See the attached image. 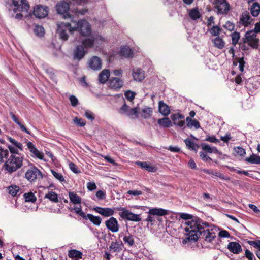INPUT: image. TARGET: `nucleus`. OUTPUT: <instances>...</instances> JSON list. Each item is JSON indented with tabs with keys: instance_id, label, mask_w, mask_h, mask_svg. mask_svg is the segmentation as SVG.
<instances>
[{
	"instance_id": "nucleus-1",
	"label": "nucleus",
	"mask_w": 260,
	"mask_h": 260,
	"mask_svg": "<svg viewBox=\"0 0 260 260\" xmlns=\"http://www.w3.org/2000/svg\"><path fill=\"white\" fill-rule=\"evenodd\" d=\"M179 217L186 220L191 219L185 222L187 226L184 228V230L187 233L186 237L183 240V243H187L188 242H195L199 238L211 243L215 238L216 234L214 232H211L209 229H205L209 226L208 222L203 221L197 216L186 213H180Z\"/></svg>"
},
{
	"instance_id": "nucleus-2",
	"label": "nucleus",
	"mask_w": 260,
	"mask_h": 260,
	"mask_svg": "<svg viewBox=\"0 0 260 260\" xmlns=\"http://www.w3.org/2000/svg\"><path fill=\"white\" fill-rule=\"evenodd\" d=\"M23 158L16 156L15 154H11L6 161L4 168L9 173H11L16 171L22 166Z\"/></svg>"
},
{
	"instance_id": "nucleus-3",
	"label": "nucleus",
	"mask_w": 260,
	"mask_h": 260,
	"mask_svg": "<svg viewBox=\"0 0 260 260\" xmlns=\"http://www.w3.org/2000/svg\"><path fill=\"white\" fill-rule=\"evenodd\" d=\"M74 31L78 30L83 36H87L91 33V27L88 22L85 20H80L77 22L73 21Z\"/></svg>"
},
{
	"instance_id": "nucleus-4",
	"label": "nucleus",
	"mask_w": 260,
	"mask_h": 260,
	"mask_svg": "<svg viewBox=\"0 0 260 260\" xmlns=\"http://www.w3.org/2000/svg\"><path fill=\"white\" fill-rule=\"evenodd\" d=\"M67 31L71 34L74 31L73 26L70 23L60 22L57 24V33L58 34L59 38L62 41L68 40L69 35Z\"/></svg>"
},
{
	"instance_id": "nucleus-5",
	"label": "nucleus",
	"mask_w": 260,
	"mask_h": 260,
	"mask_svg": "<svg viewBox=\"0 0 260 260\" xmlns=\"http://www.w3.org/2000/svg\"><path fill=\"white\" fill-rule=\"evenodd\" d=\"M119 112L122 114H125L132 119L138 118L140 112V108L138 107L131 108L125 103L121 107Z\"/></svg>"
},
{
	"instance_id": "nucleus-6",
	"label": "nucleus",
	"mask_w": 260,
	"mask_h": 260,
	"mask_svg": "<svg viewBox=\"0 0 260 260\" xmlns=\"http://www.w3.org/2000/svg\"><path fill=\"white\" fill-rule=\"evenodd\" d=\"M70 4L64 1L59 2L56 5V10L58 14L61 15L64 19L70 18L71 15L69 11L70 9Z\"/></svg>"
},
{
	"instance_id": "nucleus-7",
	"label": "nucleus",
	"mask_w": 260,
	"mask_h": 260,
	"mask_svg": "<svg viewBox=\"0 0 260 260\" xmlns=\"http://www.w3.org/2000/svg\"><path fill=\"white\" fill-rule=\"evenodd\" d=\"M121 210L122 211L120 213V217L124 219L129 221L139 222L141 221V217L140 214H134L124 208H120L118 210Z\"/></svg>"
},
{
	"instance_id": "nucleus-8",
	"label": "nucleus",
	"mask_w": 260,
	"mask_h": 260,
	"mask_svg": "<svg viewBox=\"0 0 260 260\" xmlns=\"http://www.w3.org/2000/svg\"><path fill=\"white\" fill-rule=\"evenodd\" d=\"M215 4L218 14H227L230 6L226 0H215Z\"/></svg>"
},
{
	"instance_id": "nucleus-9",
	"label": "nucleus",
	"mask_w": 260,
	"mask_h": 260,
	"mask_svg": "<svg viewBox=\"0 0 260 260\" xmlns=\"http://www.w3.org/2000/svg\"><path fill=\"white\" fill-rule=\"evenodd\" d=\"M25 178L30 182L36 180L38 178H42L43 175L40 171L36 167H33L27 171Z\"/></svg>"
},
{
	"instance_id": "nucleus-10",
	"label": "nucleus",
	"mask_w": 260,
	"mask_h": 260,
	"mask_svg": "<svg viewBox=\"0 0 260 260\" xmlns=\"http://www.w3.org/2000/svg\"><path fill=\"white\" fill-rule=\"evenodd\" d=\"M33 14L37 18L40 19L45 18L48 16V7L47 6L37 5L34 7Z\"/></svg>"
},
{
	"instance_id": "nucleus-11",
	"label": "nucleus",
	"mask_w": 260,
	"mask_h": 260,
	"mask_svg": "<svg viewBox=\"0 0 260 260\" xmlns=\"http://www.w3.org/2000/svg\"><path fill=\"white\" fill-rule=\"evenodd\" d=\"M106 228L113 233L119 231V224L117 220L114 217H110L105 221Z\"/></svg>"
},
{
	"instance_id": "nucleus-12",
	"label": "nucleus",
	"mask_w": 260,
	"mask_h": 260,
	"mask_svg": "<svg viewBox=\"0 0 260 260\" xmlns=\"http://www.w3.org/2000/svg\"><path fill=\"white\" fill-rule=\"evenodd\" d=\"M102 60L98 56H92L88 61V66L94 71L100 70L102 68Z\"/></svg>"
},
{
	"instance_id": "nucleus-13",
	"label": "nucleus",
	"mask_w": 260,
	"mask_h": 260,
	"mask_svg": "<svg viewBox=\"0 0 260 260\" xmlns=\"http://www.w3.org/2000/svg\"><path fill=\"white\" fill-rule=\"evenodd\" d=\"M86 53L83 45H77L73 52V58L78 61L82 59Z\"/></svg>"
},
{
	"instance_id": "nucleus-14",
	"label": "nucleus",
	"mask_w": 260,
	"mask_h": 260,
	"mask_svg": "<svg viewBox=\"0 0 260 260\" xmlns=\"http://www.w3.org/2000/svg\"><path fill=\"white\" fill-rule=\"evenodd\" d=\"M93 210L104 217H109L113 215L114 213V210L110 208H103L96 206L94 207Z\"/></svg>"
},
{
	"instance_id": "nucleus-15",
	"label": "nucleus",
	"mask_w": 260,
	"mask_h": 260,
	"mask_svg": "<svg viewBox=\"0 0 260 260\" xmlns=\"http://www.w3.org/2000/svg\"><path fill=\"white\" fill-rule=\"evenodd\" d=\"M27 146L30 152L32 153V156L37 157L41 160L43 159L44 156L43 153L38 150L32 142H28Z\"/></svg>"
},
{
	"instance_id": "nucleus-16",
	"label": "nucleus",
	"mask_w": 260,
	"mask_h": 260,
	"mask_svg": "<svg viewBox=\"0 0 260 260\" xmlns=\"http://www.w3.org/2000/svg\"><path fill=\"white\" fill-rule=\"evenodd\" d=\"M227 248L231 252L235 254H238L242 251L241 245L237 242H229Z\"/></svg>"
},
{
	"instance_id": "nucleus-17",
	"label": "nucleus",
	"mask_w": 260,
	"mask_h": 260,
	"mask_svg": "<svg viewBox=\"0 0 260 260\" xmlns=\"http://www.w3.org/2000/svg\"><path fill=\"white\" fill-rule=\"evenodd\" d=\"M109 84L111 88L117 90L122 87L123 82L119 78L111 77L109 80Z\"/></svg>"
},
{
	"instance_id": "nucleus-18",
	"label": "nucleus",
	"mask_w": 260,
	"mask_h": 260,
	"mask_svg": "<svg viewBox=\"0 0 260 260\" xmlns=\"http://www.w3.org/2000/svg\"><path fill=\"white\" fill-rule=\"evenodd\" d=\"M118 53L120 56L125 58H133L134 57L133 50L127 46L122 47Z\"/></svg>"
},
{
	"instance_id": "nucleus-19",
	"label": "nucleus",
	"mask_w": 260,
	"mask_h": 260,
	"mask_svg": "<svg viewBox=\"0 0 260 260\" xmlns=\"http://www.w3.org/2000/svg\"><path fill=\"white\" fill-rule=\"evenodd\" d=\"M250 19L253 20V19L251 18L249 12L246 11L241 14L239 22L243 26H247L251 23L250 21H249Z\"/></svg>"
},
{
	"instance_id": "nucleus-20",
	"label": "nucleus",
	"mask_w": 260,
	"mask_h": 260,
	"mask_svg": "<svg viewBox=\"0 0 260 260\" xmlns=\"http://www.w3.org/2000/svg\"><path fill=\"white\" fill-rule=\"evenodd\" d=\"M159 112L164 116H167L170 113V109L168 105L162 101H160L158 103Z\"/></svg>"
},
{
	"instance_id": "nucleus-21",
	"label": "nucleus",
	"mask_w": 260,
	"mask_h": 260,
	"mask_svg": "<svg viewBox=\"0 0 260 260\" xmlns=\"http://www.w3.org/2000/svg\"><path fill=\"white\" fill-rule=\"evenodd\" d=\"M133 77L135 81L141 82L145 78L143 71L140 69L133 70Z\"/></svg>"
},
{
	"instance_id": "nucleus-22",
	"label": "nucleus",
	"mask_w": 260,
	"mask_h": 260,
	"mask_svg": "<svg viewBox=\"0 0 260 260\" xmlns=\"http://www.w3.org/2000/svg\"><path fill=\"white\" fill-rule=\"evenodd\" d=\"M84 219H89L94 225L99 226L101 223L102 218L99 216H94L91 214H86Z\"/></svg>"
},
{
	"instance_id": "nucleus-23",
	"label": "nucleus",
	"mask_w": 260,
	"mask_h": 260,
	"mask_svg": "<svg viewBox=\"0 0 260 260\" xmlns=\"http://www.w3.org/2000/svg\"><path fill=\"white\" fill-rule=\"evenodd\" d=\"M148 213L152 215L162 216L167 215L168 214V211L162 208H154L150 209L149 210Z\"/></svg>"
},
{
	"instance_id": "nucleus-24",
	"label": "nucleus",
	"mask_w": 260,
	"mask_h": 260,
	"mask_svg": "<svg viewBox=\"0 0 260 260\" xmlns=\"http://www.w3.org/2000/svg\"><path fill=\"white\" fill-rule=\"evenodd\" d=\"M110 77V71L108 69L103 70L99 75V81L102 84L105 83Z\"/></svg>"
},
{
	"instance_id": "nucleus-25",
	"label": "nucleus",
	"mask_w": 260,
	"mask_h": 260,
	"mask_svg": "<svg viewBox=\"0 0 260 260\" xmlns=\"http://www.w3.org/2000/svg\"><path fill=\"white\" fill-rule=\"evenodd\" d=\"M10 114L13 119V120L19 126L20 129L26 133L27 134L30 135V132L26 128L25 125L20 122L15 115L12 112H10Z\"/></svg>"
},
{
	"instance_id": "nucleus-26",
	"label": "nucleus",
	"mask_w": 260,
	"mask_h": 260,
	"mask_svg": "<svg viewBox=\"0 0 260 260\" xmlns=\"http://www.w3.org/2000/svg\"><path fill=\"white\" fill-rule=\"evenodd\" d=\"M10 114L13 119V120L19 126L20 129L26 133L27 134L30 135V132L26 128L25 125L20 122L15 115L12 112H10Z\"/></svg>"
},
{
	"instance_id": "nucleus-27",
	"label": "nucleus",
	"mask_w": 260,
	"mask_h": 260,
	"mask_svg": "<svg viewBox=\"0 0 260 260\" xmlns=\"http://www.w3.org/2000/svg\"><path fill=\"white\" fill-rule=\"evenodd\" d=\"M188 15L192 20H197L201 17V14L199 11L198 7L189 10Z\"/></svg>"
},
{
	"instance_id": "nucleus-28",
	"label": "nucleus",
	"mask_w": 260,
	"mask_h": 260,
	"mask_svg": "<svg viewBox=\"0 0 260 260\" xmlns=\"http://www.w3.org/2000/svg\"><path fill=\"white\" fill-rule=\"evenodd\" d=\"M251 15L253 17H257L260 13V4L258 2H254L250 8Z\"/></svg>"
},
{
	"instance_id": "nucleus-29",
	"label": "nucleus",
	"mask_w": 260,
	"mask_h": 260,
	"mask_svg": "<svg viewBox=\"0 0 260 260\" xmlns=\"http://www.w3.org/2000/svg\"><path fill=\"white\" fill-rule=\"evenodd\" d=\"M123 245L122 242L116 241L112 242L109 246V250L112 252H119L121 250V246Z\"/></svg>"
},
{
	"instance_id": "nucleus-30",
	"label": "nucleus",
	"mask_w": 260,
	"mask_h": 260,
	"mask_svg": "<svg viewBox=\"0 0 260 260\" xmlns=\"http://www.w3.org/2000/svg\"><path fill=\"white\" fill-rule=\"evenodd\" d=\"M136 164L148 172H155L156 171V167L150 165L147 162L137 161Z\"/></svg>"
},
{
	"instance_id": "nucleus-31",
	"label": "nucleus",
	"mask_w": 260,
	"mask_h": 260,
	"mask_svg": "<svg viewBox=\"0 0 260 260\" xmlns=\"http://www.w3.org/2000/svg\"><path fill=\"white\" fill-rule=\"evenodd\" d=\"M184 142L188 149L197 152L198 149L199 148V146L197 144L188 138L185 139Z\"/></svg>"
},
{
	"instance_id": "nucleus-32",
	"label": "nucleus",
	"mask_w": 260,
	"mask_h": 260,
	"mask_svg": "<svg viewBox=\"0 0 260 260\" xmlns=\"http://www.w3.org/2000/svg\"><path fill=\"white\" fill-rule=\"evenodd\" d=\"M214 46L219 49H222L224 46L225 43L223 40L220 37H217L212 40Z\"/></svg>"
},
{
	"instance_id": "nucleus-33",
	"label": "nucleus",
	"mask_w": 260,
	"mask_h": 260,
	"mask_svg": "<svg viewBox=\"0 0 260 260\" xmlns=\"http://www.w3.org/2000/svg\"><path fill=\"white\" fill-rule=\"evenodd\" d=\"M69 196L71 202L74 204H80L81 203V198L76 193L73 192H70Z\"/></svg>"
},
{
	"instance_id": "nucleus-34",
	"label": "nucleus",
	"mask_w": 260,
	"mask_h": 260,
	"mask_svg": "<svg viewBox=\"0 0 260 260\" xmlns=\"http://www.w3.org/2000/svg\"><path fill=\"white\" fill-rule=\"evenodd\" d=\"M245 161L250 162L252 164H260V156L256 154H252L249 157L245 158Z\"/></svg>"
},
{
	"instance_id": "nucleus-35",
	"label": "nucleus",
	"mask_w": 260,
	"mask_h": 260,
	"mask_svg": "<svg viewBox=\"0 0 260 260\" xmlns=\"http://www.w3.org/2000/svg\"><path fill=\"white\" fill-rule=\"evenodd\" d=\"M152 112V108L146 107L142 110L141 116L144 119H148L151 116Z\"/></svg>"
},
{
	"instance_id": "nucleus-36",
	"label": "nucleus",
	"mask_w": 260,
	"mask_h": 260,
	"mask_svg": "<svg viewBox=\"0 0 260 260\" xmlns=\"http://www.w3.org/2000/svg\"><path fill=\"white\" fill-rule=\"evenodd\" d=\"M58 194L56 192L49 191L48 193L45 194L44 198L48 199L53 202L57 203L58 202Z\"/></svg>"
},
{
	"instance_id": "nucleus-37",
	"label": "nucleus",
	"mask_w": 260,
	"mask_h": 260,
	"mask_svg": "<svg viewBox=\"0 0 260 260\" xmlns=\"http://www.w3.org/2000/svg\"><path fill=\"white\" fill-rule=\"evenodd\" d=\"M68 256L70 258L81 259L82 257V253L77 250L72 249L69 251Z\"/></svg>"
},
{
	"instance_id": "nucleus-38",
	"label": "nucleus",
	"mask_w": 260,
	"mask_h": 260,
	"mask_svg": "<svg viewBox=\"0 0 260 260\" xmlns=\"http://www.w3.org/2000/svg\"><path fill=\"white\" fill-rule=\"evenodd\" d=\"M255 32H254V31H253L252 30H249L247 31L245 35V38H243V39H245L243 41V43H246L256 38V35L255 34Z\"/></svg>"
},
{
	"instance_id": "nucleus-39",
	"label": "nucleus",
	"mask_w": 260,
	"mask_h": 260,
	"mask_svg": "<svg viewBox=\"0 0 260 260\" xmlns=\"http://www.w3.org/2000/svg\"><path fill=\"white\" fill-rule=\"evenodd\" d=\"M157 122L164 127H169L172 125L171 121L167 117L159 119Z\"/></svg>"
},
{
	"instance_id": "nucleus-40",
	"label": "nucleus",
	"mask_w": 260,
	"mask_h": 260,
	"mask_svg": "<svg viewBox=\"0 0 260 260\" xmlns=\"http://www.w3.org/2000/svg\"><path fill=\"white\" fill-rule=\"evenodd\" d=\"M20 189V187L16 185H12L7 187L9 194L12 195L13 197H15L17 195V193L19 191Z\"/></svg>"
},
{
	"instance_id": "nucleus-41",
	"label": "nucleus",
	"mask_w": 260,
	"mask_h": 260,
	"mask_svg": "<svg viewBox=\"0 0 260 260\" xmlns=\"http://www.w3.org/2000/svg\"><path fill=\"white\" fill-rule=\"evenodd\" d=\"M123 240L124 243L127 244L128 246L132 247L134 245V239L132 235L129 234L128 236H124Z\"/></svg>"
},
{
	"instance_id": "nucleus-42",
	"label": "nucleus",
	"mask_w": 260,
	"mask_h": 260,
	"mask_svg": "<svg viewBox=\"0 0 260 260\" xmlns=\"http://www.w3.org/2000/svg\"><path fill=\"white\" fill-rule=\"evenodd\" d=\"M25 202L35 203L37 200V198L34 194L31 192L25 193L24 194Z\"/></svg>"
},
{
	"instance_id": "nucleus-43",
	"label": "nucleus",
	"mask_w": 260,
	"mask_h": 260,
	"mask_svg": "<svg viewBox=\"0 0 260 260\" xmlns=\"http://www.w3.org/2000/svg\"><path fill=\"white\" fill-rule=\"evenodd\" d=\"M222 29L218 26L215 25L213 26L211 29L209 30L210 33L213 36L219 37V35L220 33L221 32Z\"/></svg>"
},
{
	"instance_id": "nucleus-44",
	"label": "nucleus",
	"mask_w": 260,
	"mask_h": 260,
	"mask_svg": "<svg viewBox=\"0 0 260 260\" xmlns=\"http://www.w3.org/2000/svg\"><path fill=\"white\" fill-rule=\"evenodd\" d=\"M94 45V40L92 39L88 38L82 41V45L84 48H92Z\"/></svg>"
},
{
	"instance_id": "nucleus-45",
	"label": "nucleus",
	"mask_w": 260,
	"mask_h": 260,
	"mask_svg": "<svg viewBox=\"0 0 260 260\" xmlns=\"http://www.w3.org/2000/svg\"><path fill=\"white\" fill-rule=\"evenodd\" d=\"M184 118V115L179 113L173 114L171 116V118L173 121V124L175 125L180 119H182Z\"/></svg>"
},
{
	"instance_id": "nucleus-46",
	"label": "nucleus",
	"mask_w": 260,
	"mask_h": 260,
	"mask_svg": "<svg viewBox=\"0 0 260 260\" xmlns=\"http://www.w3.org/2000/svg\"><path fill=\"white\" fill-rule=\"evenodd\" d=\"M34 31L35 34L39 37L43 36L45 33L44 28L42 26L39 25H36L35 26Z\"/></svg>"
},
{
	"instance_id": "nucleus-47",
	"label": "nucleus",
	"mask_w": 260,
	"mask_h": 260,
	"mask_svg": "<svg viewBox=\"0 0 260 260\" xmlns=\"http://www.w3.org/2000/svg\"><path fill=\"white\" fill-rule=\"evenodd\" d=\"M9 155V151L7 149H4L0 146V164L4 162V158H7Z\"/></svg>"
},
{
	"instance_id": "nucleus-48",
	"label": "nucleus",
	"mask_w": 260,
	"mask_h": 260,
	"mask_svg": "<svg viewBox=\"0 0 260 260\" xmlns=\"http://www.w3.org/2000/svg\"><path fill=\"white\" fill-rule=\"evenodd\" d=\"M20 11L27 12L29 9L30 6L27 0H21Z\"/></svg>"
},
{
	"instance_id": "nucleus-49",
	"label": "nucleus",
	"mask_w": 260,
	"mask_h": 260,
	"mask_svg": "<svg viewBox=\"0 0 260 260\" xmlns=\"http://www.w3.org/2000/svg\"><path fill=\"white\" fill-rule=\"evenodd\" d=\"M232 37V44L235 46L238 42L240 39V33L237 31H235L231 34Z\"/></svg>"
},
{
	"instance_id": "nucleus-50",
	"label": "nucleus",
	"mask_w": 260,
	"mask_h": 260,
	"mask_svg": "<svg viewBox=\"0 0 260 260\" xmlns=\"http://www.w3.org/2000/svg\"><path fill=\"white\" fill-rule=\"evenodd\" d=\"M73 210L75 211V212L76 214L82 217L83 219L84 218H85L86 214L82 211L81 205H80L79 207H74L73 208Z\"/></svg>"
},
{
	"instance_id": "nucleus-51",
	"label": "nucleus",
	"mask_w": 260,
	"mask_h": 260,
	"mask_svg": "<svg viewBox=\"0 0 260 260\" xmlns=\"http://www.w3.org/2000/svg\"><path fill=\"white\" fill-rule=\"evenodd\" d=\"M136 93L131 90H127L125 92L124 95L126 99L129 101H132L135 98Z\"/></svg>"
},
{
	"instance_id": "nucleus-52",
	"label": "nucleus",
	"mask_w": 260,
	"mask_h": 260,
	"mask_svg": "<svg viewBox=\"0 0 260 260\" xmlns=\"http://www.w3.org/2000/svg\"><path fill=\"white\" fill-rule=\"evenodd\" d=\"M9 140L10 142L13 144L15 146H16L17 148H19L20 150L22 151L23 148H22V144L21 143H19L16 141L14 139L9 137Z\"/></svg>"
},
{
	"instance_id": "nucleus-53",
	"label": "nucleus",
	"mask_w": 260,
	"mask_h": 260,
	"mask_svg": "<svg viewBox=\"0 0 260 260\" xmlns=\"http://www.w3.org/2000/svg\"><path fill=\"white\" fill-rule=\"evenodd\" d=\"M187 126L190 128L194 127L197 129L200 127V124L198 121L196 119H193L189 124H187Z\"/></svg>"
},
{
	"instance_id": "nucleus-54",
	"label": "nucleus",
	"mask_w": 260,
	"mask_h": 260,
	"mask_svg": "<svg viewBox=\"0 0 260 260\" xmlns=\"http://www.w3.org/2000/svg\"><path fill=\"white\" fill-rule=\"evenodd\" d=\"M51 171L54 177L58 179L59 181L63 182L65 181L63 176L61 174L58 173L53 170H51Z\"/></svg>"
},
{
	"instance_id": "nucleus-55",
	"label": "nucleus",
	"mask_w": 260,
	"mask_h": 260,
	"mask_svg": "<svg viewBox=\"0 0 260 260\" xmlns=\"http://www.w3.org/2000/svg\"><path fill=\"white\" fill-rule=\"evenodd\" d=\"M223 27L225 28L226 29L231 31L234 29L235 24L233 22L228 21L223 25Z\"/></svg>"
},
{
	"instance_id": "nucleus-56",
	"label": "nucleus",
	"mask_w": 260,
	"mask_h": 260,
	"mask_svg": "<svg viewBox=\"0 0 260 260\" xmlns=\"http://www.w3.org/2000/svg\"><path fill=\"white\" fill-rule=\"evenodd\" d=\"M259 41V40L258 38H255L254 40L248 42L249 45L250 47H251L253 48H257L258 46Z\"/></svg>"
},
{
	"instance_id": "nucleus-57",
	"label": "nucleus",
	"mask_w": 260,
	"mask_h": 260,
	"mask_svg": "<svg viewBox=\"0 0 260 260\" xmlns=\"http://www.w3.org/2000/svg\"><path fill=\"white\" fill-rule=\"evenodd\" d=\"M201 146L203 149V150L206 152H208L210 153H212V148L208 144L204 143H202L201 144Z\"/></svg>"
},
{
	"instance_id": "nucleus-58",
	"label": "nucleus",
	"mask_w": 260,
	"mask_h": 260,
	"mask_svg": "<svg viewBox=\"0 0 260 260\" xmlns=\"http://www.w3.org/2000/svg\"><path fill=\"white\" fill-rule=\"evenodd\" d=\"M69 100L71 105L73 107L76 106L79 104L77 98L74 95H72L70 96Z\"/></svg>"
},
{
	"instance_id": "nucleus-59",
	"label": "nucleus",
	"mask_w": 260,
	"mask_h": 260,
	"mask_svg": "<svg viewBox=\"0 0 260 260\" xmlns=\"http://www.w3.org/2000/svg\"><path fill=\"white\" fill-rule=\"evenodd\" d=\"M69 168L70 170L75 173L78 174L81 172V171L78 169L77 166L72 162H71L69 164Z\"/></svg>"
},
{
	"instance_id": "nucleus-60",
	"label": "nucleus",
	"mask_w": 260,
	"mask_h": 260,
	"mask_svg": "<svg viewBox=\"0 0 260 260\" xmlns=\"http://www.w3.org/2000/svg\"><path fill=\"white\" fill-rule=\"evenodd\" d=\"M205 140L214 143H217L219 142L215 136H207Z\"/></svg>"
},
{
	"instance_id": "nucleus-61",
	"label": "nucleus",
	"mask_w": 260,
	"mask_h": 260,
	"mask_svg": "<svg viewBox=\"0 0 260 260\" xmlns=\"http://www.w3.org/2000/svg\"><path fill=\"white\" fill-rule=\"evenodd\" d=\"M200 156L204 161H212V159L203 152H200Z\"/></svg>"
},
{
	"instance_id": "nucleus-62",
	"label": "nucleus",
	"mask_w": 260,
	"mask_h": 260,
	"mask_svg": "<svg viewBox=\"0 0 260 260\" xmlns=\"http://www.w3.org/2000/svg\"><path fill=\"white\" fill-rule=\"evenodd\" d=\"M74 121L76 123V124L78 126H81V127H83V126H85L86 124V122L84 120H83L81 118H78L77 117H76L75 118V119H74Z\"/></svg>"
},
{
	"instance_id": "nucleus-63",
	"label": "nucleus",
	"mask_w": 260,
	"mask_h": 260,
	"mask_svg": "<svg viewBox=\"0 0 260 260\" xmlns=\"http://www.w3.org/2000/svg\"><path fill=\"white\" fill-rule=\"evenodd\" d=\"M85 116L87 118H88V119L92 121H93L95 119L93 113L89 110H87L85 111Z\"/></svg>"
},
{
	"instance_id": "nucleus-64",
	"label": "nucleus",
	"mask_w": 260,
	"mask_h": 260,
	"mask_svg": "<svg viewBox=\"0 0 260 260\" xmlns=\"http://www.w3.org/2000/svg\"><path fill=\"white\" fill-rule=\"evenodd\" d=\"M248 243L254 247L260 248V240L248 241Z\"/></svg>"
}]
</instances>
